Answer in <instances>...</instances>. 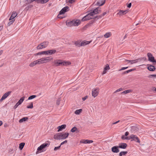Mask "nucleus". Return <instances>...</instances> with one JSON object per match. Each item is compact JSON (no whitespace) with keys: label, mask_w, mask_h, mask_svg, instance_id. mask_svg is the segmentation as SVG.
Instances as JSON below:
<instances>
[{"label":"nucleus","mask_w":156,"mask_h":156,"mask_svg":"<svg viewBox=\"0 0 156 156\" xmlns=\"http://www.w3.org/2000/svg\"><path fill=\"white\" fill-rule=\"evenodd\" d=\"M101 12V8L99 7H98L84 16L82 19L81 20L82 21H84L90 19H94V18H93V17H91L90 16H93L95 14L100 13Z\"/></svg>","instance_id":"1"},{"label":"nucleus","mask_w":156,"mask_h":156,"mask_svg":"<svg viewBox=\"0 0 156 156\" xmlns=\"http://www.w3.org/2000/svg\"><path fill=\"white\" fill-rule=\"evenodd\" d=\"M69 134L68 133H57L54 135V138L55 140L65 139L67 138Z\"/></svg>","instance_id":"2"},{"label":"nucleus","mask_w":156,"mask_h":156,"mask_svg":"<svg viewBox=\"0 0 156 156\" xmlns=\"http://www.w3.org/2000/svg\"><path fill=\"white\" fill-rule=\"evenodd\" d=\"M80 20H74L72 21H67L66 23L68 26L71 27L73 26H78L80 24Z\"/></svg>","instance_id":"3"},{"label":"nucleus","mask_w":156,"mask_h":156,"mask_svg":"<svg viewBox=\"0 0 156 156\" xmlns=\"http://www.w3.org/2000/svg\"><path fill=\"white\" fill-rule=\"evenodd\" d=\"M71 64V62H67L65 61H62L61 60H57L55 61L54 62V65L55 66H64L67 65H69Z\"/></svg>","instance_id":"4"},{"label":"nucleus","mask_w":156,"mask_h":156,"mask_svg":"<svg viewBox=\"0 0 156 156\" xmlns=\"http://www.w3.org/2000/svg\"><path fill=\"white\" fill-rule=\"evenodd\" d=\"M49 58L50 57H46L44 58H42L38 59L39 64L48 62L53 59L52 58L49 59Z\"/></svg>","instance_id":"5"},{"label":"nucleus","mask_w":156,"mask_h":156,"mask_svg":"<svg viewBox=\"0 0 156 156\" xmlns=\"http://www.w3.org/2000/svg\"><path fill=\"white\" fill-rule=\"evenodd\" d=\"M69 7L68 6H66L63 8L62 10L60 11L57 17L58 18H63V17H60V15H62L65 12L68 11L69 10Z\"/></svg>","instance_id":"6"},{"label":"nucleus","mask_w":156,"mask_h":156,"mask_svg":"<svg viewBox=\"0 0 156 156\" xmlns=\"http://www.w3.org/2000/svg\"><path fill=\"white\" fill-rule=\"evenodd\" d=\"M147 56L148 58V61L152 62L155 65L156 64V60L151 53L150 52L148 53H147Z\"/></svg>","instance_id":"7"},{"label":"nucleus","mask_w":156,"mask_h":156,"mask_svg":"<svg viewBox=\"0 0 156 156\" xmlns=\"http://www.w3.org/2000/svg\"><path fill=\"white\" fill-rule=\"evenodd\" d=\"M131 139V141H134L140 143V140L139 138L137 137L136 135H131L130 136H129V140Z\"/></svg>","instance_id":"8"},{"label":"nucleus","mask_w":156,"mask_h":156,"mask_svg":"<svg viewBox=\"0 0 156 156\" xmlns=\"http://www.w3.org/2000/svg\"><path fill=\"white\" fill-rule=\"evenodd\" d=\"M50 144H48L46 143H44L42 144L38 147L37 149V151L36 152V154H38V151H41V150H42L43 149H44L47 146H48Z\"/></svg>","instance_id":"9"},{"label":"nucleus","mask_w":156,"mask_h":156,"mask_svg":"<svg viewBox=\"0 0 156 156\" xmlns=\"http://www.w3.org/2000/svg\"><path fill=\"white\" fill-rule=\"evenodd\" d=\"M99 89L98 88L93 89L92 91V96L94 98H95L99 94Z\"/></svg>","instance_id":"10"},{"label":"nucleus","mask_w":156,"mask_h":156,"mask_svg":"<svg viewBox=\"0 0 156 156\" xmlns=\"http://www.w3.org/2000/svg\"><path fill=\"white\" fill-rule=\"evenodd\" d=\"M12 91H9L5 93L2 96L1 98L0 99V102H2L3 100L6 98L11 93Z\"/></svg>","instance_id":"11"},{"label":"nucleus","mask_w":156,"mask_h":156,"mask_svg":"<svg viewBox=\"0 0 156 156\" xmlns=\"http://www.w3.org/2000/svg\"><path fill=\"white\" fill-rule=\"evenodd\" d=\"M119 147L118 146H114L112 148L111 150L113 153H117L119 151Z\"/></svg>","instance_id":"12"},{"label":"nucleus","mask_w":156,"mask_h":156,"mask_svg":"<svg viewBox=\"0 0 156 156\" xmlns=\"http://www.w3.org/2000/svg\"><path fill=\"white\" fill-rule=\"evenodd\" d=\"M119 12L117 13V15H119V16H122L124 14L127 13L128 11L127 10H119L118 11Z\"/></svg>","instance_id":"13"},{"label":"nucleus","mask_w":156,"mask_h":156,"mask_svg":"<svg viewBox=\"0 0 156 156\" xmlns=\"http://www.w3.org/2000/svg\"><path fill=\"white\" fill-rule=\"evenodd\" d=\"M130 131L132 133H135L138 131L139 129L136 126H133L131 127Z\"/></svg>","instance_id":"14"},{"label":"nucleus","mask_w":156,"mask_h":156,"mask_svg":"<svg viewBox=\"0 0 156 156\" xmlns=\"http://www.w3.org/2000/svg\"><path fill=\"white\" fill-rule=\"evenodd\" d=\"M118 146L119 148L125 149L126 148L127 144L125 143H120L119 144Z\"/></svg>","instance_id":"15"},{"label":"nucleus","mask_w":156,"mask_h":156,"mask_svg":"<svg viewBox=\"0 0 156 156\" xmlns=\"http://www.w3.org/2000/svg\"><path fill=\"white\" fill-rule=\"evenodd\" d=\"M147 66H148L147 69L149 71H153L155 69V68L154 66L150 64H147Z\"/></svg>","instance_id":"16"},{"label":"nucleus","mask_w":156,"mask_h":156,"mask_svg":"<svg viewBox=\"0 0 156 156\" xmlns=\"http://www.w3.org/2000/svg\"><path fill=\"white\" fill-rule=\"evenodd\" d=\"M105 0H101L97 2L96 5L99 6H102L105 4Z\"/></svg>","instance_id":"17"},{"label":"nucleus","mask_w":156,"mask_h":156,"mask_svg":"<svg viewBox=\"0 0 156 156\" xmlns=\"http://www.w3.org/2000/svg\"><path fill=\"white\" fill-rule=\"evenodd\" d=\"M66 127V124H63L61 126H58L57 127L58 129V132H59L62 130L63 129H65Z\"/></svg>","instance_id":"18"},{"label":"nucleus","mask_w":156,"mask_h":156,"mask_svg":"<svg viewBox=\"0 0 156 156\" xmlns=\"http://www.w3.org/2000/svg\"><path fill=\"white\" fill-rule=\"evenodd\" d=\"M110 68L109 66V65L108 64H107L105 65V67L104 68V71L103 72V73H102V75L104 74H105L107 72V71L108 70H109L110 69Z\"/></svg>","instance_id":"19"},{"label":"nucleus","mask_w":156,"mask_h":156,"mask_svg":"<svg viewBox=\"0 0 156 156\" xmlns=\"http://www.w3.org/2000/svg\"><path fill=\"white\" fill-rule=\"evenodd\" d=\"M91 42V41H84L81 43V46H84L89 44Z\"/></svg>","instance_id":"20"},{"label":"nucleus","mask_w":156,"mask_h":156,"mask_svg":"<svg viewBox=\"0 0 156 156\" xmlns=\"http://www.w3.org/2000/svg\"><path fill=\"white\" fill-rule=\"evenodd\" d=\"M56 52V50L55 49L50 50L47 51V55H51Z\"/></svg>","instance_id":"21"},{"label":"nucleus","mask_w":156,"mask_h":156,"mask_svg":"<svg viewBox=\"0 0 156 156\" xmlns=\"http://www.w3.org/2000/svg\"><path fill=\"white\" fill-rule=\"evenodd\" d=\"M38 62V60L33 62L30 64L29 66L30 67H33L35 66L36 65L39 64Z\"/></svg>","instance_id":"22"},{"label":"nucleus","mask_w":156,"mask_h":156,"mask_svg":"<svg viewBox=\"0 0 156 156\" xmlns=\"http://www.w3.org/2000/svg\"><path fill=\"white\" fill-rule=\"evenodd\" d=\"M17 14L16 12H13L12 14L11 15L9 18V20H13V19L17 16Z\"/></svg>","instance_id":"23"},{"label":"nucleus","mask_w":156,"mask_h":156,"mask_svg":"<svg viewBox=\"0 0 156 156\" xmlns=\"http://www.w3.org/2000/svg\"><path fill=\"white\" fill-rule=\"evenodd\" d=\"M93 142V141L92 140H84V141L83 142L81 141H80V143H84V144H90L92 143Z\"/></svg>","instance_id":"24"},{"label":"nucleus","mask_w":156,"mask_h":156,"mask_svg":"<svg viewBox=\"0 0 156 156\" xmlns=\"http://www.w3.org/2000/svg\"><path fill=\"white\" fill-rule=\"evenodd\" d=\"M71 131L72 133L76 132V133H78L79 132V130H78L76 127L75 126H74L71 129Z\"/></svg>","instance_id":"25"},{"label":"nucleus","mask_w":156,"mask_h":156,"mask_svg":"<svg viewBox=\"0 0 156 156\" xmlns=\"http://www.w3.org/2000/svg\"><path fill=\"white\" fill-rule=\"evenodd\" d=\"M48 41H45L41 44L42 45V47H43V48H44L47 47L48 44Z\"/></svg>","instance_id":"26"},{"label":"nucleus","mask_w":156,"mask_h":156,"mask_svg":"<svg viewBox=\"0 0 156 156\" xmlns=\"http://www.w3.org/2000/svg\"><path fill=\"white\" fill-rule=\"evenodd\" d=\"M49 0H36V2L38 3H45L47 2Z\"/></svg>","instance_id":"27"},{"label":"nucleus","mask_w":156,"mask_h":156,"mask_svg":"<svg viewBox=\"0 0 156 156\" xmlns=\"http://www.w3.org/2000/svg\"><path fill=\"white\" fill-rule=\"evenodd\" d=\"M136 69L135 68L132 69H131L128 70H127L126 71H125L124 72L122 73V75H124V74H126L128 73H129L130 72H132V71L135 70H136Z\"/></svg>","instance_id":"28"},{"label":"nucleus","mask_w":156,"mask_h":156,"mask_svg":"<svg viewBox=\"0 0 156 156\" xmlns=\"http://www.w3.org/2000/svg\"><path fill=\"white\" fill-rule=\"evenodd\" d=\"M81 41H76L75 42V44L76 46L80 47L81 46Z\"/></svg>","instance_id":"29"},{"label":"nucleus","mask_w":156,"mask_h":156,"mask_svg":"<svg viewBox=\"0 0 156 156\" xmlns=\"http://www.w3.org/2000/svg\"><path fill=\"white\" fill-rule=\"evenodd\" d=\"M28 119V118L27 117H23L19 120V122L20 123L22 122H23L27 121Z\"/></svg>","instance_id":"30"},{"label":"nucleus","mask_w":156,"mask_h":156,"mask_svg":"<svg viewBox=\"0 0 156 156\" xmlns=\"http://www.w3.org/2000/svg\"><path fill=\"white\" fill-rule=\"evenodd\" d=\"M127 151H122L120 152L119 154V156H122V155H125L127 153Z\"/></svg>","instance_id":"31"},{"label":"nucleus","mask_w":156,"mask_h":156,"mask_svg":"<svg viewBox=\"0 0 156 156\" xmlns=\"http://www.w3.org/2000/svg\"><path fill=\"white\" fill-rule=\"evenodd\" d=\"M112 35L111 32H108L106 33L104 35L105 37L107 38L110 37Z\"/></svg>","instance_id":"32"},{"label":"nucleus","mask_w":156,"mask_h":156,"mask_svg":"<svg viewBox=\"0 0 156 156\" xmlns=\"http://www.w3.org/2000/svg\"><path fill=\"white\" fill-rule=\"evenodd\" d=\"M24 97H22L21 98H20V99L17 102L18 104H19L20 105L23 102V101H24Z\"/></svg>","instance_id":"33"},{"label":"nucleus","mask_w":156,"mask_h":156,"mask_svg":"<svg viewBox=\"0 0 156 156\" xmlns=\"http://www.w3.org/2000/svg\"><path fill=\"white\" fill-rule=\"evenodd\" d=\"M140 59H136L134 60H130V63L131 64H132L133 63H135L136 62H138L139 60Z\"/></svg>","instance_id":"34"},{"label":"nucleus","mask_w":156,"mask_h":156,"mask_svg":"<svg viewBox=\"0 0 156 156\" xmlns=\"http://www.w3.org/2000/svg\"><path fill=\"white\" fill-rule=\"evenodd\" d=\"M25 144L24 143H22L20 144L19 148L20 150H21L23 149Z\"/></svg>","instance_id":"35"},{"label":"nucleus","mask_w":156,"mask_h":156,"mask_svg":"<svg viewBox=\"0 0 156 156\" xmlns=\"http://www.w3.org/2000/svg\"><path fill=\"white\" fill-rule=\"evenodd\" d=\"M131 91V90H125L123 92H122L121 93L122 94H126L128 93H129Z\"/></svg>","instance_id":"36"},{"label":"nucleus","mask_w":156,"mask_h":156,"mask_svg":"<svg viewBox=\"0 0 156 156\" xmlns=\"http://www.w3.org/2000/svg\"><path fill=\"white\" fill-rule=\"evenodd\" d=\"M82 111V110L81 109L77 110L74 113L76 115H78Z\"/></svg>","instance_id":"37"},{"label":"nucleus","mask_w":156,"mask_h":156,"mask_svg":"<svg viewBox=\"0 0 156 156\" xmlns=\"http://www.w3.org/2000/svg\"><path fill=\"white\" fill-rule=\"evenodd\" d=\"M27 108H33V103L31 102L30 104L27 106Z\"/></svg>","instance_id":"38"},{"label":"nucleus","mask_w":156,"mask_h":156,"mask_svg":"<svg viewBox=\"0 0 156 156\" xmlns=\"http://www.w3.org/2000/svg\"><path fill=\"white\" fill-rule=\"evenodd\" d=\"M36 95H32L31 96H30L28 98V100H31L33 99L34 98H36Z\"/></svg>","instance_id":"39"},{"label":"nucleus","mask_w":156,"mask_h":156,"mask_svg":"<svg viewBox=\"0 0 156 156\" xmlns=\"http://www.w3.org/2000/svg\"><path fill=\"white\" fill-rule=\"evenodd\" d=\"M43 48V47H42V45L41 44H40L38 45L37 47V49H40Z\"/></svg>","instance_id":"40"},{"label":"nucleus","mask_w":156,"mask_h":156,"mask_svg":"<svg viewBox=\"0 0 156 156\" xmlns=\"http://www.w3.org/2000/svg\"><path fill=\"white\" fill-rule=\"evenodd\" d=\"M15 21V20H12L11 21H10L8 23V26H9L10 25H11V24H12Z\"/></svg>","instance_id":"41"},{"label":"nucleus","mask_w":156,"mask_h":156,"mask_svg":"<svg viewBox=\"0 0 156 156\" xmlns=\"http://www.w3.org/2000/svg\"><path fill=\"white\" fill-rule=\"evenodd\" d=\"M102 17V15H99V16H94V17H93V18H94V19H98L101 18Z\"/></svg>","instance_id":"42"},{"label":"nucleus","mask_w":156,"mask_h":156,"mask_svg":"<svg viewBox=\"0 0 156 156\" xmlns=\"http://www.w3.org/2000/svg\"><path fill=\"white\" fill-rule=\"evenodd\" d=\"M60 101L61 99L60 98L57 100L56 104L57 105H60Z\"/></svg>","instance_id":"43"},{"label":"nucleus","mask_w":156,"mask_h":156,"mask_svg":"<svg viewBox=\"0 0 156 156\" xmlns=\"http://www.w3.org/2000/svg\"><path fill=\"white\" fill-rule=\"evenodd\" d=\"M121 139L122 140H128L129 139V136L125 137L124 135H123L121 137Z\"/></svg>","instance_id":"44"},{"label":"nucleus","mask_w":156,"mask_h":156,"mask_svg":"<svg viewBox=\"0 0 156 156\" xmlns=\"http://www.w3.org/2000/svg\"><path fill=\"white\" fill-rule=\"evenodd\" d=\"M138 59H140L138 61H140V60H144V61H145L147 60V58L146 57H143L141 58H139Z\"/></svg>","instance_id":"45"},{"label":"nucleus","mask_w":156,"mask_h":156,"mask_svg":"<svg viewBox=\"0 0 156 156\" xmlns=\"http://www.w3.org/2000/svg\"><path fill=\"white\" fill-rule=\"evenodd\" d=\"M75 2V0H68V2L70 4H72Z\"/></svg>","instance_id":"46"},{"label":"nucleus","mask_w":156,"mask_h":156,"mask_svg":"<svg viewBox=\"0 0 156 156\" xmlns=\"http://www.w3.org/2000/svg\"><path fill=\"white\" fill-rule=\"evenodd\" d=\"M61 147V146L60 145L58 147H55L54 148V150L56 151L57 150H58L60 149Z\"/></svg>","instance_id":"47"},{"label":"nucleus","mask_w":156,"mask_h":156,"mask_svg":"<svg viewBox=\"0 0 156 156\" xmlns=\"http://www.w3.org/2000/svg\"><path fill=\"white\" fill-rule=\"evenodd\" d=\"M153 77H156V74L151 75L148 76L149 78H151Z\"/></svg>","instance_id":"48"},{"label":"nucleus","mask_w":156,"mask_h":156,"mask_svg":"<svg viewBox=\"0 0 156 156\" xmlns=\"http://www.w3.org/2000/svg\"><path fill=\"white\" fill-rule=\"evenodd\" d=\"M26 1L28 3H31L34 1H36V0H26Z\"/></svg>","instance_id":"49"},{"label":"nucleus","mask_w":156,"mask_h":156,"mask_svg":"<svg viewBox=\"0 0 156 156\" xmlns=\"http://www.w3.org/2000/svg\"><path fill=\"white\" fill-rule=\"evenodd\" d=\"M67 140H66L63 141V142H62L61 143V144H60V146H61V145H62L65 144H66V143H67Z\"/></svg>","instance_id":"50"},{"label":"nucleus","mask_w":156,"mask_h":156,"mask_svg":"<svg viewBox=\"0 0 156 156\" xmlns=\"http://www.w3.org/2000/svg\"><path fill=\"white\" fill-rule=\"evenodd\" d=\"M19 105H20L19 104H18V103L17 102L14 107V109H16Z\"/></svg>","instance_id":"51"},{"label":"nucleus","mask_w":156,"mask_h":156,"mask_svg":"<svg viewBox=\"0 0 156 156\" xmlns=\"http://www.w3.org/2000/svg\"><path fill=\"white\" fill-rule=\"evenodd\" d=\"M122 90V89L121 88H120L117 90L115 92V93L118 92Z\"/></svg>","instance_id":"52"},{"label":"nucleus","mask_w":156,"mask_h":156,"mask_svg":"<svg viewBox=\"0 0 156 156\" xmlns=\"http://www.w3.org/2000/svg\"><path fill=\"white\" fill-rule=\"evenodd\" d=\"M128 68V67H122V68L121 69L119 70V71L125 70V69H127Z\"/></svg>","instance_id":"53"},{"label":"nucleus","mask_w":156,"mask_h":156,"mask_svg":"<svg viewBox=\"0 0 156 156\" xmlns=\"http://www.w3.org/2000/svg\"><path fill=\"white\" fill-rule=\"evenodd\" d=\"M47 51H44L41 52V55L44 54L47 55Z\"/></svg>","instance_id":"54"},{"label":"nucleus","mask_w":156,"mask_h":156,"mask_svg":"<svg viewBox=\"0 0 156 156\" xmlns=\"http://www.w3.org/2000/svg\"><path fill=\"white\" fill-rule=\"evenodd\" d=\"M88 98L87 96H85L84 97L82 98V100L83 101H85L86 99H87Z\"/></svg>","instance_id":"55"},{"label":"nucleus","mask_w":156,"mask_h":156,"mask_svg":"<svg viewBox=\"0 0 156 156\" xmlns=\"http://www.w3.org/2000/svg\"><path fill=\"white\" fill-rule=\"evenodd\" d=\"M41 55V52H39L35 54L34 55L35 56H37V55Z\"/></svg>","instance_id":"56"},{"label":"nucleus","mask_w":156,"mask_h":156,"mask_svg":"<svg viewBox=\"0 0 156 156\" xmlns=\"http://www.w3.org/2000/svg\"><path fill=\"white\" fill-rule=\"evenodd\" d=\"M130 60H125V61H124V62H128V63H130Z\"/></svg>","instance_id":"57"},{"label":"nucleus","mask_w":156,"mask_h":156,"mask_svg":"<svg viewBox=\"0 0 156 156\" xmlns=\"http://www.w3.org/2000/svg\"><path fill=\"white\" fill-rule=\"evenodd\" d=\"M131 5H132V4H131V3H130L127 6V7L129 8H130L131 7Z\"/></svg>","instance_id":"58"},{"label":"nucleus","mask_w":156,"mask_h":156,"mask_svg":"<svg viewBox=\"0 0 156 156\" xmlns=\"http://www.w3.org/2000/svg\"><path fill=\"white\" fill-rule=\"evenodd\" d=\"M129 132H126L125 133V136H127L128 135H129Z\"/></svg>","instance_id":"59"},{"label":"nucleus","mask_w":156,"mask_h":156,"mask_svg":"<svg viewBox=\"0 0 156 156\" xmlns=\"http://www.w3.org/2000/svg\"><path fill=\"white\" fill-rule=\"evenodd\" d=\"M107 14L106 12H104L101 15H102V16H104L105 15Z\"/></svg>","instance_id":"60"},{"label":"nucleus","mask_w":156,"mask_h":156,"mask_svg":"<svg viewBox=\"0 0 156 156\" xmlns=\"http://www.w3.org/2000/svg\"><path fill=\"white\" fill-rule=\"evenodd\" d=\"M119 121H120V120H118L117 121H116V122H115L114 123H112V125H114V124H117L118 123Z\"/></svg>","instance_id":"61"},{"label":"nucleus","mask_w":156,"mask_h":156,"mask_svg":"<svg viewBox=\"0 0 156 156\" xmlns=\"http://www.w3.org/2000/svg\"><path fill=\"white\" fill-rule=\"evenodd\" d=\"M3 28V27L2 26H0V31L2 30Z\"/></svg>","instance_id":"62"},{"label":"nucleus","mask_w":156,"mask_h":156,"mask_svg":"<svg viewBox=\"0 0 156 156\" xmlns=\"http://www.w3.org/2000/svg\"><path fill=\"white\" fill-rule=\"evenodd\" d=\"M3 51L2 50H0V55H2L3 53Z\"/></svg>","instance_id":"63"},{"label":"nucleus","mask_w":156,"mask_h":156,"mask_svg":"<svg viewBox=\"0 0 156 156\" xmlns=\"http://www.w3.org/2000/svg\"><path fill=\"white\" fill-rule=\"evenodd\" d=\"M153 91H155V92H156V88L154 87V88L153 89Z\"/></svg>","instance_id":"64"}]
</instances>
